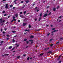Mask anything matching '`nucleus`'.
Instances as JSON below:
<instances>
[{
  "label": "nucleus",
  "mask_w": 63,
  "mask_h": 63,
  "mask_svg": "<svg viewBox=\"0 0 63 63\" xmlns=\"http://www.w3.org/2000/svg\"><path fill=\"white\" fill-rule=\"evenodd\" d=\"M53 11L54 12H55V11H56V8L55 7H54L53 9Z\"/></svg>",
  "instance_id": "1"
},
{
  "label": "nucleus",
  "mask_w": 63,
  "mask_h": 63,
  "mask_svg": "<svg viewBox=\"0 0 63 63\" xmlns=\"http://www.w3.org/2000/svg\"><path fill=\"white\" fill-rule=\"evenodd\" d=\"M12 47H13V46H11L9 47L8 48H9V49H11V48H12Z\"/></svg>",
  "instance_id": "2"
},
{
  "label": "nucleus",
  "mask_w": 63,
  "mask_h": 63,
  "mask_svg": "<svg viewBox=\"0 0 63 63\" xmlns=\"http://www.w3.org/2000/svg\"><path fill=\"white\" fill-rule=\"evenodd\" d=\"M61 55H60L59 57L58 58V59H57V60H59L60 59V57H61Z\"/></svg>",
  "instance_id": "3"
},
{
  "label": "nucleus",
  "mask_w": 63,
  "mask_h": 63,
  "mask_svg": "<svg viewBox=\"0 0 63 63\" xmlns=\"http://www.w3.org/2000/svg\"><path fill=\"white\" fill-rule=\"evenodd\" d=\"M5 20H3V21H0V23H2V22H3V23L4 22H5Z\"/></svg>",
  "instance_id": "4"
},
{
  "label": "nucleus",
  "mask_w": 63,
  "mask_h": 63,
  "mask_svg": "<svg viewBox=\"0 0 63 63\" xmlns=\"http://www.w3.org/2000/svg\"><path fill=\"white\" fill-rule=\"evenodd\" d=\"M47 16V14H45L44 15V17H46Z\"/></svg>",
  "instance_id": "5"
},
{
  "label": "nucleus",
  "mask_w": 63,
  "mask_h": 63,
  "mask_svg": "<svg viewBox=\"0 0 63 63\" xmlns=\"http://www.w3.org/2000/svg\"><path fill=\"white\" fill-rule=\"evenodd\" d=\"M26 24H27V23H23V26H25V25H26Z\"/></svg>",
  "instance_id": "6"
},
{
  "label": "nucleus",
  "mask_w": 63,
  "mask_h": 63,
  "mask_svg": "<svg viewBox=\"0 0 63 63\" xmlns=\"http://www.w3.org/2000/svg\"><path fill=\"white\" fill-rule=\"evenodd\" d=\"M17 0H15L14 1V2L15 3V4H16V2L17 1Z\"/></svg>",
  "instance_id": "7"
},
{
  "label": "nucleus",
  "mask_w": 63,
  "mask_h": 63,
  "mask_svg": "<svg viewBox=\"0 0 63 63\" xmlns=\"http://www.w3.org/2000/svg\"><path fill=\"white\" fill-rule=\"evenodd\" d=\"M52 53V51H49L47 52V53Z\"/></svg>",
  "instance_id": "8"
},
{
  "label": "nucleus",
  "mask_w": 63,
  "mask_h": 63,
  "mask_svg": "<svg viewBox=\"0 0 63 63\" xmlns=\"http://www.w3.org/2000/svg\"><path fill=\"white\" fill-rule=\"evenodd\" d=\"M41 19H42V18L41 17H39V19L38 20L39 21H40L41 20H41Z\"/></svg>",
  "instance_id": "9"
},
{
  "label": "nucleus",
  "mask_w": 63,
  "mask_h": 63,
  "mask_svg": "<svg viewBox=\"0 0 63 63\" xmlns=\"http://www.w3.org/2000/svg\"><path fill=\"white\" fill-rule=\"evenodd\" d=\"M42 13H41L39 15V16L40 17H41V16H42Z\"/></svg>",
  "instance_id": "10"
},
{
  "label": "nucleus",
  "mask_w": 63,
  "mask_h": 63,
  "mask_svg": "<svg viewBox=\"0 0 63 63\" xmlns=\"http://www.w3.org/2000/svg\"><path fill=\"white\" fill-rule=\"evenodd\" d=\"M25 5L23 6L21 8V9H24V8L25 7Z\"/></svg>",
  "instance_id": "11"
},
{
  "label": "nucleus",
  "mask_w": 63,
  "mask_h": 63,
  "mask_svg": "<svg viewBox=\"0 0 63 63\" xmlns=\"http://www.w3.org/2000/svg\"><path fill=\"white\" fill-rule=\"evenodd\" d=\"M63 39V38H60L59 40V41H62V40Z\"/></svg>",
  "instance_id": "12"
},
{
  "label": "nucleus",
  "mask_w": 63,
  "mask_h": 63,
  "mask_svg": "<svg viewBox=\"0 0 63 63\" xmlns=\"http://www.w3.org/2000/svg\"><path fill=\"white\" fill-rule=\"evenodd\" d=\"M26 4H27V3H28L29 2V1L27 0V1H26Z\"/></svg>",
  "instance_id": "13"
},
{
  "label": "nucleus",
  "mask_w": 63,
  "mask_h": 63,
  "mask_svg": "<svg viewBox=\"0 0 63 63\" xmlns=\"http://www.w3.org/2000/svg\"><path fill=\"white\" fill-rule=\"evenodd\" d=\"M30 31V30H27V29L25 30V31Z\"/></svg>",
  "instance_id": "14"
},
{
  "label": "nucleus",
  "mask_w": 63,
  "mask_h": 63,
  "mask_svg": "<svg viewBox=\"0 0 63 63\" xmlns=\"http://www.w3.org/2000/svg\"><path fill=\"white\" fill-rule=\"evenodd\" d=\"M15 16H16V17H17V16H18V14H16L15 15Z\"/></svg>",
  "instance_id": "15"
},
{
  "label": "nucleus",
  "mask_w": 63,
  "mask_h": 63,
  "mask_svg": "<svg viewBox=\"0 0 63 63\" xmlns=\"http://www.w3.org/2000/svg\"><path fill=\"white\" fill-rule=\"evenodd\" d=\"M44 54V53H42L41 54H40V56H42V55H43Z\"/></svg>",
  "instance_id": "16"
},
{
  "label": "nucleus",
  "mask_w": 63,
  "mask_h": 63,
  "mask_svg": "<svg viewBox=\"0 0 63 63\" xmlns=\"http://www.w3.org/2000/svg\"><path fill=\"white\" fill-rule=\"evenodd\" d=\"M13 43H15V40L14 39L13 40Z\"/></svg>",
  "instance_id": "17"
},
{
  "label": "nucleus",
  "mask_w": 63,
  "mask_h": 63,
  "mask_svg": "<svg viewBox=\"0 0 63 63\" xmlns=\"http://www.w3.org/2000/svg\"><path fill=\"white\" fill-rule=\"evenodd\" d=\"M13 5H10V8H12V7H13Z\"/></svg>",
  "instance_id": "18"
},
{
  "label": "nucleus",
  "mask_w": 63,
  "mask_h": 63,
  "mask_svg": "<svg viewBox=\"0 0 63 63\" xmlns=\"http://www.w3.org/2000/svg\"><path fill=\"white\" fill-rule=\"evenodd\" d=\"M58 31V30H54V32H57V31Z\"/></svg>",
  "instance_id": "19"
},
{
  "label": "nucleus",
  "mask_w": 63,
  "mask_h": 63,
  "mask_svg": "<svg viewBox=\"0 0 63 63\" xmlns=\"http://www.w3.org/2000/svg\"><path fill=\"white\" fill-rule=\"evenodd\" d=\"M34 38V36H31V37H30V38Z\"/></svg>",
  "instance_id": "20"
},
{
  "label": "nucleus",
  "mask_w": 63,
  "mask_h": 63,
  "mask_svg": "<svg viewBox=\"0 0 63 63\" xmlns=\"http://www.w3.org/2000/svg\"><path fill=\"white\" fill-rule=\"evenodd\" d=\"M31 27V26H30V25L29 26V28H30Z\"/></svg>",
  "instance_id": "21"
},
{
  "label": "nucleus",
  "mask_w": 63,
  "mask_h": 63,
  "mask_svg": "<svg viewBox=\"0 0 63 63\" xmlns=\"http://www.w3.org/2000/svg\"><path fill=\"white\" fill-rule=\"evenodd\" d=\"M12 32H13V33H16V31H12Z\"/></svg>",
  "instance_id": "22"
},
{
  "label": "nucleus",
  "mask_w": 63,
  "mask_h": 63,
  "mask_svg": "<svg viewBox=\"0 0 63 63\" xmlns=\"http://www.w3.org/2000/svg\"><path fill=\"white\" fill-rule=\"evenodd\" d=\"M59 42L58 41L56 42V44H59Z\"/></svg>",
  "instance_id": "23"
},
{
  "label": "nucleus",
  "mask_w": 63,
  "mask_h": 63,
  "mask_svg": "<svg viewBox=\"0 0 63 63\" xmlns=\"http://www.w3.org/2000/svg\"><path fill=\"white\" fill-rule=\"evenodd\" d=\"M5 8H6V9H8V6H6L5 7Z\"/></svg>",
  "instance_id": "24"
},
{
  "label": "nucleus",
  "mask_w": 63,
  "mask_h": 63,
  "mask_svg": "<svg viewBox=\"0 0 63 63\" xmlns=\"http://www.w3.org/2000/svg\"><path fill=\"white\" fill-rule=\"evenodd\" d=\"M29 60V57H28L27 58V60H28H28Z\"/></svg>",
  "instance_id": "25"
},
{
  "label": "nucleus",
  "mask_w": 63,
  "mask_h": 63,
  "mask_svg": "<svg viewBox=\"0 0 63 63\" xmlns=\"http://www.w3.org/2000/svg\"><path fill=\"white\" fill-rule=\"evenodd\" d=\"M29 42H32L33 41V40H30L29 41Z\"/></svg>",
  "instance_id": "26"
},
{
  "label": "nucleus",
  "mask_w": 63,
  "mask_h": 63,
  "mask_svg": "<svg viewBox=\"0 0 63 63\" xmlns=\"http://www.w3.org/2000/svg\"><path fill=\"white\" fill-rule=\"evenodd\" d=\"M5 12H6V11H3L2 12V13H3V14H4V13H5Z\"/></svg>",
  "instance_id": "27"
},
{
  "label": "nucleus",
  "mask_w": 63,
  "mask_h": 63,
  "mask_svg": "<svg viewBox=\"0 0 63 63\" xmlns=\"http://www.w3.org/2000/svg\"><path fill=\"white\" fill-rule=\"evenodd\" d=\"M9 55V54H4V55H7V56H8Z\"/></svg>",
  "instance_id": "28"
},
{
  "label": "nucleus",
  "mask_w": 63,
  "mask_h": 63,
  "mask_svg": "<svg viewBox=\"0 0 63 63\" xmlns=\"http://www.w3.org/2000/svg\"><path fill=\"white\" fill-rule=\"evenodd\" d=\"M8 3H7L5 5L6 6H8Z\"/></svg>",
  "instance_id": "29"
},
{
  "label": "nucleus",
  "mask_w": 63,
  "mask_h": 63,
  "mask_svg": "<svg viewBox=\"0 0 63 63\" xmlns=\"http://www.w3.org/2000/svg\"><path fill=\"white\" fill-rule=\"evenodd\" d=\"M26 11H25L24 12V14H26Z\"/></svg>",
  "instance_id": "30"
},
{
  "label": "nucleus",
  "mask_w": 63,
  "mask_h": 63,
  "mask_svg": "<svg viewBox=\"0 0 63 63\" xmlns=\"http://www.w3.org/2000/svg\"><path fill=\"white\" fill-rule=\"evenodd\" d=\"M49 35H50V33H49L48 34H47V36H48Z\"/></svg>",
  "instance_id": "31"
},
{
  "label": "nucleus",
  "mask_w": 63,
  "mask_h": 63,
  "mask_svg": "<svg viewBox=\"0 0 63 63\" xmlns=\"http://www.w3.org/2000/svg\"><path fill=\"white\" fill-rule=\"evenodd\" d=\"M19 57H20V56H19L17 57V58L18 59V58H19Z\"/></svg>",
  "instance_id": "32"
},
{
  "label": "nucleus",
  "mask_w": 63,
  "mask_h": 63,
  "mask_svg": "<svg viewBox=\"0 0 63 63\" xmlns=\"http://www.w3.org/2000/svg\"><path fill=\"white\" fill-rule=\"evenodd\" d=\"M27 40V39H24V41H26V40Z\"/></svg>",
  "instance_id": "33"
},
{
  "label": "nucleus",
  "mask_w": 63,
  "mask_h": 63,
  "mask_svg": "<svg viewBox=\"0 0 63 63\" xmlns=\"http://www.w3.org/2000/svg\"><path fill=\"white\" fill-rule=\"evenodd\" d=\"M14 49H15V47H14V48H13V49H12L11 50H14Z\"/></svg>",
  "instance_id": "34"
},
{
  "label": "nucleus",
  "mask_w": 63,
  "mask_h": 63,
  "mask_svg": "<svg viewBox=\"0 0 63 63\" xmlns=\"http://www.w3.org/2000/svg\"><path fill=\"white\" fill-rule=\"evenodd\" d=\"M50 47H52L53 46V44H51L50 45Z\"/></svg>",
  "instance_id": "35"
},
{
  "label": "nucleus",
  "mask_w": 63,
  "mask_h": 63,
  "mask_svg": "<svg viewBox=\"0 0 63 63\" xmlns=\"http://www.w3.org/2000/svg\"><path fill=\"white\" fill-rule=\"evenodd\" d=\"M51 14V12H50L48 14V15H50V14Z\"/></svg>",
  "instance_id": "36"
},
{
  "label": "nucleus",
  "mask_w": 63,
  "mask_h": 63,
  "mask_svg": "<svg viewBox=\"0 0 63 63\" xmlns=\"http://www.w3.org/2000/svg\"><path fill=\"white\" fill-rule=\"evenodd\" d=\"M28 43H29V41H27V44H28Z\"/></svg>",
  "instance_id": "37"
},
{
  "label": "nucleus",
  "mask_w": 63,
  "mask_h": 63,
  "mask_svg": "<svg viewBox=\"0 0 63 63\" xmlns=\"http://www.w3.org/2000/svg\"><path fill=\"white\" fill-rule=\"evenodd\" d=\"M3 34H5V33H6V32H3Z\"/></svg>",
  "instance_id": "38"
},
{
  "label": "nucleus",
  "mask_w": 63,
  "mask_h": 63,
  "mask_svg": "<svg viewBox=\"0 0 63 63\" xmlns=\"http://www.w3.org/2000/svg\"><path fill=\"white\" fill-rule=\"evenodd\" d=\"M53 39H51L50 40V42H51V41H52V40Z\"/></svg>",
  "instance_id": "39"
},
{
  "label": "nucleus",
  "mask_w": 63,
  "mask_h": 63,
  "mask_svg": "<svg viewBox=\"0 0 63 63\" xmlns=\"http://www.w3.org/2000/svg\"><path fill=\"white\" fill-rule=\"evenodd\" d=\"M37 18H35L34 19L35 21H37Z\"/></svg>",
  "instance_id": "40"
},
{
  "label": "nucleus",
  "mask_w": 63,
  "mask_h": 63,
  "mask_svg": "<svg viewBox=\"0 0 63 63\" xmlns=\"http://www.w3.org/2000/svg\"><path fill=\"white\" fill-rule=\"evenodd\" d=\"M61 17H62V16H60L59 17H58V18H60Z\"/></svg>",
  "instance_id": "41"
},
{
  "label": "nucleus",
  "mask_w": 63,
  "mask_h": 63,
  "mask_svg": "<svg viewBox=\"0 0 63 63\" xmlns=\"http://www.w3.org/2000/svg\"><path fill=\"white\" fill-rule=\"evenodd\" d=\"M24 2L23 1H21L20 2L21 3H23Z\"/></svg>",
  "instance_id": "42"
},
{
  "label": "nucleus",
  "mask_w": 63,
  "mask_h": 63,
  "mask_svg": "<svg viewBox=\"0 0 63 63\" xmlns=\"http://www.w3.org/2000/svg\"><path fill=\"white\" fill-rule=\"evenodd\" d=\"M26 54H24L23 55V56L24 57L25 56H26Z\"/></svg>",
  "instance_id": "43"
},
{
  "label": "nucleus",
  "mask_w": 63,
  "mask_h": 63,
  "mask_svg": "<svg viewBox=\"0 0 63 63\" xmlns=\"http://www.w3.org/2000/svg\"><path fill=\"white\" fill-rule=\"evenodd\" d=\"M20 14H21V15H22V12H21Z\"/></svg>",
  "instance_id": "44"
},
{
  "label": "nucleus",
  "mask_w": 63,
  "mask_h": 63,
  "mask_svg": "<svg viewBox=\"0 0 63 63\" xmlns=\"http://www.w3.org/2000/svg\"><path fill=\"white\" fill-rule=\"evenodd\" d=\"M2 18L0 19V21H2Z\"/></svg>",
  "instance_id": "45"
},
{
  "label": "nucleus",
  "mask_w": 63,
  "mask_h": 63,
  "mask_svg": "<svg viewBox=\"0 0 63 63\" xmlns=\"http://www.w3.org/2000/svg\"><path fill=\"white\" fill-rule=\"evenodd\" d=\"M13 21H16V19H13Z\"/></svg>",
  "instance_id": "46"
},
{
  "label": "nucleus",
  "mask_w": 63,
  "mask_h": 63,
  "mask_svg": "<svg viewBox=\"0 0 63 63\" xmlns=\"http://www.w3.org/2000/svg\"><path fill=\"white\" fill-rule=\"evenodd\" d=\"M4 25V23H2L1 24V26H2V25Z\"/></svg>",
  "instance_id": "47"
},
{
  "label": "nucleus",
  "mask_w": 63,
  "mask_h": 63,
  "mask_svg": "<svg viewBox=\"0 0 63 63\" xmlns=\"http://www.w3.org/2000/svg\"><path fill=\"white\" fill-rule=\"evenodd\" d=\"M13 10H15V7H13Z\"/></svg>",
  "instance_id": "48"
},
{
  "label": "nucleus",
  "mask_w": 63,
  "mask_h": 63,
  "mask_svg": "<svg viewBox=\"0 0 63 63\" xmlns=\"http://www.w3.org/2000/svg\"><path fill=\"white\" fill-rule=\"evenodd\" d=\"M40 30L41 29H38L37 30V31H40Z\"/></svg>",
  "instance_id": "49"
},
{
  "label": "nucleus",
  "mask_w": 63,
  "mask_h": 63,
  "mask_svg": "<svg viewBox=\"0 0 63 63\" xmlns=\"http://www.w3.org/2000/svg\"><path fill=\"white\" fill-rule=\"evenodd\" d=\"M0 43H4V41H1Z\"/></svg>",
  "instance_id": "50"
},
{
  "label": "nucleus",
  "mask_w": 63,
  "mask_h": 63,
  "mask_svg": "<svg viewBox=\"0 0 63 63\" xmlns=\"http://www.w3.org/2000/svg\"><path fill=\"white\" fill-rule=\"evenodd\" d=\"M11 16H8V18H9L10 17H11Z\"/></svg>",
  "instance_id": "51"
},
{
  "label": "nucleus",
  "mask_w": 63,
  "mask_h": 63,
  "mask_svg": "<svg viewBox=\"0 0 63 63\" xmlns=\"http://www.w3.org/2000/svg\"><path fill=\"white\" fill-rule=\"evenodd\" d=\"M36 11H37V12H39V10H37Z\"/></svg>",
  "instance_id": "52"
},
{
  "label": "nucleus",
  "mask_w": 63,
  "mask_h": 63,
  "mask_svg": "<svg viewBox=\"0 0 63 63\" xmlns=\"http://www.w3.org/2000/svg\"><path fill=\"white\" fill-rule=\"evenodd\" d=\"M6 36L7 37H9V35H7Z\"/></svg>",
  "instance_id": "53"
},
{
  "label": "nucleus",
  "mask_w": 63,
  "mask_h": 63,
  "mask_svg": "<svg viewBox=\"0 0 63 63\" xmlns=\"http://www.w3.org/2000/svg\"><path fill=\"white\" fill-rule=\"evenodd\" d=\"M55 28H53L52 30H55Z\"/></svg>",
  "instance_id": "54"
},
{
  "label": "nucleus",
  "mask_w": 63,
  "mask_h": 63,
  "mask_svg": "<svg viewBox=\"0 0 63 63\" xmlns=\"http://www.w3.org/2000/svg\"><path fill=\"white\" fill-rule=\"evenodd\" d=\"M7 16V14H5L4 15V16Z\"/></svg>",
  "instance_id": "55"
},
{
  "label": "nucleus",
  "mask_w": 63,
  "mask_h": 63,
  "mask_svg": "<svg viewBox=\"0 0 63 63\" xmlns=\"http://www.w3.org/2000/svg\"><path fill=\"white\" fill-rule=\"evenodd\" d=\"M32 59V57H31L30 58V60H31Z\"/></svg>",
  "instance_id": "56"
},
{
  "label": "nucleus",
  "mask_w": 63,
  "mask_h": 63,
  "mask_svg": "<svg viewBox=\"0 0 63 63\" xmlns=\"http://www.w3.org/2000/svg\"><path fill=\"white\" fill-rule=\"evenodd\" d=\"M2 31H3V29H1V31L2 32Z\"/></svg>",
  "instance_id": "57"
},
{
  "label": "nucleus",
  "mask_w": 63,
  "mask_h": 63,
  "mask_svg": "<svg viewBox=\"0 0 63 63\" xmlns=\"http://www.w3.org/2000/svg\"><path fill=\"white\" fill-rule=\"evenodd\" d=\"M30 14L29 13H27V14L26 15L27 16L28 15V14Z\"/></svg>",
  "instance_id": "58"
},
{
  "label": "nucleus",
  "mask_w": 63,
  "mask_h": 63,
  "mask_svg": "<svg viewBox=\"0 0 63 63\" xmlns=\"http://www.w3.org/2000/svg\"><path fill=\"white\" fill-rule=\"evenodd\" d=\"M15 17H13V20L15 19Z\"/></svg>",
  "instance_id": "59"
},
{
  "label": "nucleus",
  "mask_w": 63,
  "mask_h": 63,
  "mask_svg": "<svg viewBox=\"0 0 63 63\" xmlns=\"http://www.w3.org/2000/svg\"><path fill=\"white\" fill-rule=\"evenodd\" d=\"M61 63V61H59V63Z\"/></svg>",
  "instance_id": "60"
},
{
  "label": "nucleus",
  "mask_w": 63,
  "mask_h": 63,
  "mask_svg": "<svg viewBox=\"0 0 63 63\" xmlns=\"http://www.w3.org/2000/svg\"><path fill=\"white\" fill-rule=\"evenodd\" d=\"M8 23V22H7L6 23V24H7Z\"/></svg>",
  "instance_id": "61"
},
{
  "label": "nucleus",
  "mask_w": 63,
  "mask_h": 63,
  "mask_svg": "<svg viewBox=\"0 0 63 63\" xmlns=\"http://www.w3.org/2000/svg\"><path fill=\"white\" fill-rule=\"evenodd\" d=\"M28 46H26V48H27V47H28Z\"/></svg>",
  "instance_id": "62"
},
{
  "label": "nucleus",
  "mask_w": 63,
  "mask_h": 63,
  "mask_svg": "<svg viewBox=\"0 0 63 63\" xmlns=\"http://www.w3.org/2000/svg\"><path fill=\"white\" fill-rule=\"evenodd\" d=\"M59 6H58V7H57V9H58L59 8Z\"/></svg>",
  "instance_id": "63"
},
{
  "label": "nucleus",
  "mask_w": 63,
  "mask_h": 63,
  "mask_svg": "<svg viewBox=\"0 0 63 63\" xmlns=\"http://www.w3.org/2000/svg\"><path fill=\"white\" fill-rule=\"evenodd\" d=\"M18 22H20V20H18Z\"/></svg>",
  "instance_id": "64"
}]
</instances>
